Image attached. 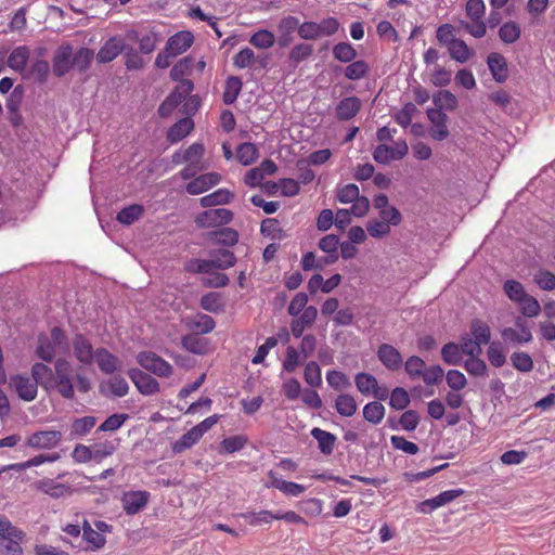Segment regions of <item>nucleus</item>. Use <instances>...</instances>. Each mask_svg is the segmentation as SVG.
<instances>
[{"label":"nucleus","instance_id":"1","mask_svg":"<svg viewBox=\"0 0 555 555\" xmlns=\"http://www.w3.org/2000/svg\"><path fill=\"white\" fill-rule=\"evenodd\" d=\"M434 107L427 109L430 121L429 134L434 140L448 138V113L451 112V91L441 90L433 96Z\"/></svg>","mask_w":555,"mask_h":555},{"label":"nucleus","instance_id":"2","mask_svg":"<svg viewBox=\"0 0 555 555\" xmlns=\"http://www.w3.org/2000/svg\"><path fill=\"white\" fill-rule=\"evenodd\" d=\"M503 291L509 300L517 304L522 315L527 318H535L540 314V302L537 298L527 294L520 282L516 280H507L503 284Z\"/></svg>","mask_w":555,"mask_h":555},{"label":"nucleus","instance_id":"3","mask_svg":"<svg viewBox=\"0 0 555 555\" xmlns=\"http://www.w3.org/2000/svg\"><path fill=\"white\" fill-rule=\"evenodd\" d=\"M211 258L190 259L184 264V270L189 273H210L214 269L225 270L236 263L235 255L228 249H219L210 254Z\"/></svg>","mask_w":555,"mask_h":555},{"label":"nucleus","instance_id":"4","mask_svg":"<svg viewBox=\"0 0 555 555\" xmlns=\"http://www.w3.org/2000/svg\"><path fill=\"white\" fill-rule=\"evenodd\" d=\"M67 350V337L65 332L54 326L50 334H40L37 340L36 354L44 362H52L59 352Z\"/></svg>","mask_w":555,"mask_h":555},{"label":"nucleus","instance_id":"5","mask_svg":"<svg viewBox=\"0 0 555 555\" xmlns=\"http://www.w3.org/2000/svg\"><path fill=\"white\" fill-rule=\"evenodd\" d=\"M469 332L473 337L466 338L461 345L465 354H481L482 345L491 344V330L489 324L480 319H473L469 326Z\"/></svg>","mask_w":555,"mask_h":555},{"label":"nucleus","instance_id":"6","mask_svg":"<svg viewBox=\"0 0 555 555\" xmlns=\"http://www.w3.org/2000/svg\"><path fill=\"white\" fill-rule=\"evenodd\" d=\"M69 373L70 363L63 358H59L54 363L51 389H55L64 399L72 400L75 397V390Z\"/></svg>","mask_w":555,"mask_h":555},{"label":"nucleus","instance_id":"7","mask_svg":"<svg viewBox=\"0 0 555 555\" xmlns=\"http://www.w3.org/2000/svg\"><path fill=\"white\" fill-rule=\"evenodd\" d=\"M135 359L141 367L158 377H169L173 373L172 365L153 351H141Z\"/></svg>","mask_w":555,"mask_h":555},{"label":"nucleus","instance_id":"8","mask_svg":"<svg viewBox=\"0 0 555 555\" xmlns=\"http://www.w3.org/2000/svg\"><path fill=\"white\" fill-rule=\"evenodd\" d=\"M233 219V212L228 208L208 209L195 217V223L198 228L209 229L222 227L230 223Z\"/></svg>","mask_w":555,"mask_h":555},{"label":"nucleus","instance_id":"9","mask_svg":"<svg viewBox=\"0 0 555 555\" xmlns=\"http://www.w3.org/2000/svg\"><path fill=\"white\" fill-rule=\"evenodd\" d=\"M409 152L408 144L404 140L396 141L393 146L379 144L373 152V158L376 163L387 165L391 160L402 159Z\"/></svg>","mask_w":555,"mask_h":555},{"label":"nucleus","instance_id":"10","mask_svg":"<svg viewBox=\"0 0 555 555\" xmlns=\"http://www.w3.org/2000/svg\"><path fill=\"white\" fill-rule=\"evenodd\" d=\"M128 376L143 396H152L160 390L157 379L140 369H129Z\"/></svg>","mask_w":555,"mask_h":555},{"label":"nucleus","instance_id":"11","mask_svg":"<svg viewBox=\"0 0 555 555\" xmlns=\"http://www.w3.org/2000/svg\"><path fill=\"white\" fill-rule=\"evenodd\" d=\"M62 440L60 430H38L26 440V446L36 450H50L59 446Z\"/></svg>","mask_w":555,"mask_h":555},{"label":"nucleus","instance_id":"12","mask_svg":"<svg viewBox=\"0 0 555 555\" xmlns=\"http://www.w3.org/2000/svg\"><path fill=\"white\" fill-rule=\"evenodd\" d=\"M151 494L145 490H130L124 492L121 504L127 515H135L144 509L150 501Z\"/></svg>","mask_w":555,"mask_h":555},{"label":"nucleus","instance_id":"13","mask_svg":"<svg viewBox=\"0 0 555 555\" xmlns=\"http://www.w3.org/2000/svg\"><path fill=\"white\" fill-rule=\"evenodd\" d=\"M10 386L15 390L18 398L24 401L30 402L36 399L38 392V385L27 375H14L10 379Z\"/></svg>","mask_w":555,"mask_h":555},{"label":"nucleus","instance_id":"14","mask_svg":"<svg viewBox=\"0 0 555 555\" xmlns=\"http://www.w3.org/2000/svg\"><path fill=\"white\" fill-rule=\"evenodd\" d=\"M318 318V309L314 306H308L304 312L294 317L291 321V333L295 338H300L304 332L311 327Z\"/></svg>","mask_w":555,"mask_h":555},{"label":"nucleus","instance_id":"15","mask_svg":"<svg viewBox=\"0 0 555 555\" xmlns=\"http://www.w3.org/2000/svg\"><path fill=\"white\" fill-rule=\"evenodd\" d=\"M35 488L52 499H61L73 494L69 485L56 482L51 478H43L35 482Z\"/></svg>","mask_w":555,"mask_h":555},{"label":"nucleus","instance_id":"16","mask_svg":"<svg viewBox=\"0 0 555 555\" xmlns=\"http://www.w3.org/2000/svg\"><path fill=\"white\" fill-rule=\"evenodd\" d=\"M75 358L85 365H90L94 360L95 351L90 340L82 334H76L72 339Z\"/></svg>","mask_w":555,"mask_h":555},{"label":"nucleus","instance_id":"17","mask_svg":"<svg viewBox=\"0 0 555 555\" xmlns=\"http://www.w3.org/2000/svg\"><path fill=\"white\" fill-rule=\"evenodd\" d=\"M125 49V40L119 36L111 37L100 48L96 54V61L105 64L115 60Z\"/></svg>","mask_w":555,"mask_h":555},{"label":"nucleus","instance_id":"18","mask_svg":"<svg viewBox=\"0 0 555 555\" xmlns=\"http://www.w3.org/2000/svg\"><path fill=\"white\" fill-rule=\"evenodd\" d=\"M517 328L506 327L501 335L505 341L513 344H527L532 340L530 328L526 325V321L518 318L515 322Z\"/></svg>","mask_w":555,"mask_h":555},{"label":"nucleus","instance_id":"19","mask_svg":"<svg viewBox=\"0 0 555 555\" xmlns=\"http://www.w3.org/2000/svg\"><path fill=\"white\" fill-rule=\"evenodd\" d=\"M53 74L63 77L73 68V49L69 44L61 46L53 56Z\"/></svg>","mask_w":555,"mask_h":555},{"label":"nucleus","instance_id":"20","mask_svg":"<svg viewBox=\"0 0 555 555\" xmlns=\"http://www.w3.org/2000/svg\"><path fill=\"white\" fill-rule=\"evenodd\" d=\"M221 181V176L217 172H208L201 175L193 180H191L186 186L185 190L191 195H198L210 188L217 185Z\"/></svg>","mask_w":555,"mask_h":555},{"label":"nucleus","instance_id":"21","mask_svg":"<svg viewBox=\"0 0 555 555\" xmlns=\"http://www.w3.org/2000/svg\"><path fill=\"white\" fill-rule=\"evenodd\" d=\"M377 358L390 371H397L402 366L401 353L389 344H382L378 347Z\"/></svg>","mask_w":555,"mask_h":555},{"label":"nucleus","instance_id":"22","mask_svg":"<svg viewBox=\"0 0 555 555\" xmlns=\"http://www.w3.org/2000/svg\"><path fill=\"white\" fill-rule=\"evenodd\" d=\"M193 41L194 36L191 31H179L169 37L166 44L167 52L175 56L182 54L193 44Z\"/></svg>","mask_w":555,"mask_h":555},{"label":"nucleus","instance_id":"23","mask_svg":"<svg viewBox=\"0 0 555 555\" xmlns=\"http://www.w3.org/2000/svg\"><path fill=\"white\" fill-rule=\"evenodd\" d=\"M361 101L358 96H347L338 102L335 112L338 120L347 121L352 119L360 112Z\"/></svg>","mask_w":555,"mask_h":555},{"label":"nucleus","instance_id":"24","mask_svg":"<svg viewBox=\"0 0 555 555\" xmlns=\"http://www.w3.org/2000/svg\"><path fill=\"white\" fill-rule=\"evenodd\" d=\"M182 347L194 354H207L210 350L209 340L199 334H188L181 338Z\"/></svg>","mask_w":555,"mask_h":555},{"label":"nucleus","instance_id":"25","mask_svg":"<svg viewBox=\"0 0 555 555\" xmlns=\"http://www.w3.org/2000/svg\"><path fill=\"white\" fill-rule=\"evenodd\" d=\"M30 50L27 46L14 48L8 56V66L16 73L23 74L29 60Z\"/></svg>","mask_w":555,"mask_h":555},{"label":"nucleus","instance_id":"26","mask_svg":"<svg viewBox=\"0 0 555 555\" xmlns=\"http://www.w3.org/2000/svg\"><path fill=\"white\" fill-rule=\"evenodd\" d=\"M94 360L96 361L99 369L105 374H113L120 365L118 358L105 348H99L95 350Z\"/></svg>","mask_w":555,"mask_h":555},{"label":"nucleus","instance_id":"27","mask_svg":"<svg viewBox=\"0 0 555 555\" xmlns=\"http://www.w3.org/2000/svg\"><path fill=\"white\" fill-rule=\"evenodd\" d=\"M25 532L14 526L4 515H0V539L5 543H21Z\"/></svg>","mask_w":555,"mask_h":555},{"label":"nucleus","instance_id":"28","mask_svg":"<svg viewBox=\"0 0 555 555\" xmlns=\"http://www.w3.org/2000/svg\"><path fill=\"white\" fill-rule=\"evenodd\" d=\"M311 436L318 441V448L324 455H331L336 443V436L330 431L315 427L311 430Z\"/></svg>","mask_w":555,"mask_h":555},{"label":"nucleus","instance_id":"29","mask_svg":"<svg viewBox=\"0 0 555 555\" xmlns=\"http://www.w3.org/2000/svg\"><path fill=\"white\" fill-rule=\"evenodd\" d=\"M194 128L191 117H184L178 120L167 132V140L170 143H177L184 139Z\"/></svg>","mask_w":555,"mask_h":555},{"label":"nucleus","instance_id":"30","mask_svg":"<svg viewBox=\"0 0 555 555\" xmlns=\"http://www.w3.org/2000/svg\"><path fill=\"white\" fill-rule=\"evenodd\" d=\"M60 457L61 456L59 453L38 454L25 462L9 464V465H7V468H10L11 470H16V472H23V470H26L27 468L40 466L44 463L56 462L57 460H60Z\"/></svg>","mask_w":555,"mask_h":555},{"label":"nucleus","instance_id":"31","mask_svg":"<svg viewBox=\"0 0 555 555\" xmlns=\"http://www.w3.org/2000/svg\"><path fill=\"white\" fill-rule=\"evenodd\" d=\"M234 197L233 192L228 189H218L215 192L199 198L204 208L229 204Z\"/></svg>","mask_w":555,"mask_h":555},{"label":"nucleus","instance_id":"32","mask_svg":"<svg viewBox=\"0 0 555 555\" xmlns=\"http://www.w3.org/2000/svg\"><path fill=\"white\" fill-rule=\"evenodd\" d=\"M53 373L51 367L47 364L37 362L31 366V377L37 385L42 386L44 389H51V380L53 379Z\"/></svg>","mask_w":555,"mask_h":555},{"label":"nucleus","instance_id":"33","mask_svg":"<svg viewBox=\"0 0 555 555\" xmlns=\"http://www.w3.org/2000/svg\"><path fill=\"white\" fill-rule=\"evenodd\" d=\"M335 410L344 417H351L358 410V403L353 396L349 393H340L336 397Z\"/></svg>","mask_w":555,"mask_h":555},{"label":"nucleus","instance_id":"34","mask_svg":"<svg viewBox=\"0 0 555 555\" xmlns=\"http://www.w3.org/2000/svg\"><path fill=\"white\" fill-rule=\"evenodd\" d=\"M488 66L496 81H504L507 77V64L500 53H491L488 56Z\"/></svg>","mask_w":555,"mask_h":555},{"label":"nucleus","instance_id":"35","mask_svg":"<svg viewBox=\"0 0 555 555\" xmlns=\"http://www.w3.org/2000/svg\"><path fill=\"white\" fill-rule=\"evenodd\" d=\"M520 25L514 21H507L499 28V38L506 44L516 42L520 38Z\"/></svg>","mask_w":555,"mask_h":555},{"label":"nucleus","instance_id":"36","mask_svg":"<svg viewBox=\"0 0 555 555\" xmlns=\"http://www.w3.org/2000/svg\"><path fill=\"white\" fill-rule=\"evenodd\" d=\"M243 87L242 79L237 76H230L225 80L222 100L224 104H233Z\"/></svg>","mask_w":555,"mask_h":555},{"label":"nucleus","instance_id":"37","mask_svg":"<svg viewBox=\"0 0 555 555\" xmlns=\"http://www.w3.org/2000/svg\"><path fill=\"white\" fill-rule=\"evenodd\" d=\"M188 326L196 334H208L214 331L216 322L210 315L198 313L190 320Z\"/></svg>","mask_w":555,"mask_h":555},{"label":"nucleus","instance_id":"38","mask_svg":"<svg viewBox=\"0 0 555 555\" xmlns=\"http://www.w3.org/2000/svg\"><path fill=\"white\" fill-rule=\"evenodd\" d=\"M202 437L203 436L198 433V430L195 427H192L184 435H182L180 439L173 442L172 451L175 453H182L186 449H190L196 444Z\"/></svg>","mask_w":555,"mask_h":555},{"label":"nucleus","instance_id":"39","mask_svg":"<svg viewBox=\"0 0 555 555\" xmlns=\"http://www.w3.org/2000/svg\"><path fill=\"white\" fill-rule=\"evenodd\" d=\"M258 156V149L254 143L245 142L240 144L236 149V158L244 166H248L256 162Z\"/></svg>","mask_w":555,"mask_h":555},{"label":"nucleus","instance_id":"40","mask_svg":"<svg viewBox=\"0 0 555 555\" xmlns=\"http://www.w3.org/2000/svg\"><path fill=\"white\" fill-rule=\"evenodd\" d=\"M82 538L90 545L91 550H100L106 543L105 537L98 530H94L87 520L83 521Z\"/></svg>","mask_w":555,"mask_h":555},{"label":"nucleus","instance_id":"41","mask_svg":"<svg viewBox=\"0 0 555 555\" xmlns=\"http://www.w3.org/2000/svg\"><path fill=\"white\" fill-rule=\"evenodd\" d=\"M144 212L143 206L139 204H132L122 208L117 214V221L121 224L130 225L137 221Z\"/></svg>","mask_w":555,"mask_h":555},{"label":"nucleus","instance_id":"42","mask_svg":"<svg viewBox=\"0 0 555 555\" xmlns=\"http://www.w3.org/2000/svg\"><path fill=\"white\" fill-rule=\"evenodd\" d=\"M357 55V50L349 42H338L333 47V56L339 62L350 63L356 60Z\"/></svg>","mask_w":555,"mask_h":555},{"label":"nucleus","instance_id":"43","mask_svg":"<svg viewBox=\"0 0 555 555\" xmlns=\"http://www.w3.org/2000/svg\"><path fill=\"white\" fill-rule=\"evenodd\" d=\"M326 382L336 391L345 390L351 386L349 377L344 372L337 370L326 372Z\"/></svg>","mask_w":555,"mask_h":555},{"label":"nucleus","instance_id":"44","mask_svg":"<svg viewBox=\"0 0 555 555\" xmlns=\"http://www.w3.org/2000/svg\"><path fill=\"white\" fill-rule=\"evenodd\" d=\"M304 379L312 388H318L322 385V371L315 361H309L306 364Z\"/></svg>","mask_w":555,"mask_h":555},{"label":"nucleus","instance_id":"45","mask_svg":"<svg viewBox=\"0 0 555 555\" xmlns=\"http://www.w3.org/2000/svg\"><path fill=\"white\" fill-rule=\"evenodd\" d=\"M93 57V50L82 47L73 54V67L77 68L80 73H83L89 68Z\"/></svg>","mask_w":555,"mask_h":555},{"label":"nucleus","instance_id":"46","mask_svg":"<svg viewBox=\"0 0 555 555\" xmlns=\"http://www.w3.org/2000/svg\"><path fill=\"white\" fill-rule=\"evenodd\" d=\"M370 70L369 64L363 60L352 61L345 68V77L349 80H360L364 78Z\"/></svg>","mask_w":555,"mask_h":555},{"label":"nucleus","instance_id":"47","mask_svg":"<svg viewBox=\"0 0 555 555\" xmlns=\"http://www.w3.org/2000/svg\"><path fill=\"white\" fill-rule=\"evenodd\" d=\"M96 424V417L83 416L76 418L72 423V435L74 437H85Z\"/></svg>","mask_w":555,"mask_h":555},{"label":"nucleus","instance_id":"48","mask_svg":"<svg viewBox=\"0 0 555 555\" xmlns=\"http://www.w3.org/2000/svg\"><path fill=\"white\" fill-rule=\"evenodd\" d=\"M449 502H451V490L443 491L433 499L423 501L420 504L418 511L424 514L431 513Z\"/></svg>","mask_w":555,"mask_h":555},{"label":"nucleus","instance_id":"49","mask_svg":"<svg viewBox=\"0 0 555 555\" xmlns=\"http://www.w3.org/2000/svg\"><path fill=\"white\" fill-rule=\"evenodd\" d=\"M385 416V408L377 401L369 402L363 408V417L372 424H379Z\"/></svg>","mask_w":555,"mask_h":555},{"label":"nucleus","instance_id":"50","mask_svg":"<svg viewBox=\"0 0 555 555\" xmlns=\"http://www.w3.org/2000/svg\"><path fill=\"white\" fill-rule=\"evenodd\" d=\"M249 42L255 48L269 49L274 46L275 36L270 30L261 29L251 35Z\"/></svg>","mask_w":555,"mask_h":555},{"label":"nucleus","instance_id":"51","mask_svg":"<svg viewBox=\"0 0 555 555\" xmlns=\"http://www.w3.org/2000/svg\"><path fill=\"white\" fill-rule=\"evenodd\" d=\"M487 358L494 367H502L506 362V354L500 341H492L487 349Z\"/></svg>","mask_w":555,"mask_h":555},{"label":"nucleus","instance_id":"52","mask_svg":"<svg viewBox=\"0 0 555 555\" xmlns=\"http://www.w3.org/2000/svg\"><path fill=\"white\" fill-rule=\"evenodd\" d=\"M467 359L465 360V369L466 371L474 376H487L488 366L486 362L480 359V354H467Z\"/></svg>","mask_w":555,"mask_h":555},{"label":"nucleus","instance_id":"53","mask_svg":"<svg viewBox=\"0 0 555 555\" xmlns=\"http://www.w3.org/2000/svg\"><path fill=\"white\" fill-rule=\"evenodd\" d=\"M511 362L513 367L521 373H529L534 366L532 358L524 351L512 353Z\"/></svg>","mask_w":555,"mask_h":555},{"label":"nucleus","instance_id":"54","mask_svg":"<svg viewBox=\"0 0 555 555\" xmlns=\"http://www.w3.org/2000/svg\"><path fill=\"white\" fill-rule=\"evenodd\" d=\"M50 74V65L46 60H37L28 69L27 76L33 77L39 83L47 81Z\"/></svg>","mask_w":555,"mask_h":555},{"label":"nucleus","instance_id":"55","mask_svg":"<svg viewBox=\"0 0 555 555\" xmlns=\"http://www.w3.org/2000/svg\"><path fill=\"white\" fill-rule=\"evenodd\" d=\"M405 372L410 376L411 379H420L424 370L426 369V363L423 359L417 356H411L404 363Z\"/></svg>","mask_w":555,"mask_h":555},{"label":"nucleus","instance_id":"56","mask_svg":"<svg viewBox=\"0 0 555 555\" xmlns=\"http://www.w3.org/2000/svg\"><path fill=\"white\" fill-rule=\"evenodd\" d=\"M358 196H360V191L354 183H348L337 188L336 197L341 204H350L357 199Z\"/></svg>","mask_w":555,"mask_h":555},{"label":"nucleus","instance_id":"57","mask_svg":"<svg viewBox=\"0 0 555 555\" xmlns=\"http://www.w3.org/2000/svg\"><path fill=\"white\" fill-rule=\"evenodd\" d=\"M533 282L543 291L555 289V274L548 270H538L533 274Z\"/></svg>","mask_w":555,"mask_h":555},{"label":"nucleus","instance_id":"58","mask_svg":"<svg viewBox=\"0 0 555 555\" xmlns=\"http://www.w3.org/2000/svg\"><path fill=\"white\" fill-rule=\"evenodd\" d=\"M357 389L362 395H369L377 386V379L369 373H358L354 377Z\"/></svg>","mask_w":555,"mask_h":555},{"label":"nucleus","instance_id":"59","mask_svg":"<svg viewBox=\"0 0 555 555\" xmlns=\"http://www.w3.org/2000/svg\"><path fill=\"white\" fill-rule=\"evenodd\" d=\"M369 234L374 238H382L390 234L391 227L379 219H372L366 224Z\"/></svg>","mask_w":555,"mask_h":555},{"label":"nucleus","instance_id":"60","mask_svg":"<svg viewBox=\"0 0 555 555\" xmlns=\"http://www.w3.org/2000/svg\"><path fill=\"white\" fill-rule=\"evenodd\" d=\"M261 232L272 240H282L285 236L280 222L276 219L268 218L261 222Z\"/></svg>","mask_w":555,"mask_h":555},{"label":"nucleus","instance_id":"61","mask_svg":"<svg viewBox=\"0 0 555 555\" xmlns=\"http://www.w3.org/2000/svg\"><path fill=\"white\" fill-rule=\"evenodd\" d=\"M201 307L209 312H218L223 308L221 295L218 293H208L201 298Z\"/></svg>","mask_w":555,"mask_h":555},{"label":"nucleus","instance_id":"62","mask_svg":"<svg viewBox=\"0 0 555 555\" xmlns=\"http://www.w3.org/2000/svg\"><path fill=\"white\" fill-rule=\"evenodd\" d=\"M247 443V438L242 435L224 438L220 447L224 453H234L242 450Z\"/></svg>","mask_w":555,"mask_h":555},{"label":"nucleus","instance_id":"63","mask_svg":"<svg viewBox=\"0 0 555 555\" xmlns=\"http://www.w3.org/2000/svg\"><path fill=\"white\" fill-rule=\"evenodd\" d=\"M216 237V242L218 244L224 246H233L238 241V233L234 229L231 228H222L218 231L211 233Z\"/></svg>","mask_w":555,"mask_h":555},{"label":"nucleus","instance_id":"64","mask_svg":"<svg viewBox=\"0 0 555 555\" xmlns=\"http://www.w3.org/2000/svg\"><path fill=\"white\" fill-rule=\"evenodd\" d=\"M410 403L408 391L402 387H396L390 395V406L395 410H404Z\"/></svg>","mask_w":555,"mask_h":555}]
</instances>
